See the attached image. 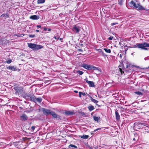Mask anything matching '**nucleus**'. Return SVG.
<instances>
[{
	"label": "nucleus",
	"instance_id": "nucleus-1",
	"mask_svg": "<svg viewBox=\"0 0 149 149\" xmlns=\"http://www.w3.org/2000/svg\"><path fill=\"white\" fill-rule=\"evenodd\" d=\"M130 4L131 5V6H133L134 8L137 10H147L145 8L140 5V3L137 1H136L135 3L134 1H132L130 2Z\"/></svg>",
	"mask_w": 149,
	"mask_h": 149
},
{
	"label": "nucleus",
	"instance_id": "nucleus-2",
	"mask_svg": "<svg viewBox=\"0 0 149 149\" xmlns=\"http://www.w3.org/2000/svg\"><path fill=\"white\" fill-rule=\"evenodd\" d=\"M136 47L141 49H142L147 50L148 49L146 47H149V43L144 42L143 43H139L136 45Z\"/></svg>",
	"mask_w": 149,
	"mask_h": 149
},
{
	"label": "nucleus",
	"instance_id": "nucleus-3",
	"mask_svg": "<svg viewBox=\"0 0 149 149\" xmlns=\"http://www.w3.org/2000/svg\"><path fill=\"white\" fill-rule=\"evenodd\" d=\"M81 29V27L77 25H74V26L72 29V31L75 33H78Z\"/></svg>",
	"mask_w": 149,
	"mask_h": 149
},
{
	"label": "nucleus",
	"instance_id": "nucleus-4",
	"mask_svg": "<svg viewBox=\"0 0 149 149\" xmlns=\"http://www.w3.org/2000/svg\"><path fill=\"white\" fill-rule=\"evenodd\" d=\"M42 111L43 114L46 116H48L49 114H50L52 111L45 108H43L42 109Z\"/></svg>",
	"mask_w": 149,
	"mask_h": 149
},
{
	"label": "nucleus",
	"instance_id": "nucleus-5",
	"mask_svg": "<svg viewBox=\"0 0 149 149\" xmlns=\"http://www.w3.org/2000/svg\"><path fill=\"white\" fill-rule=\"evenodd\" d=\"M54 118H58L60 119V116L59 115L57 114L54 112L51 111L50 114Z\"/></svg>",
	"mask_w": 149,
	"mask_h": 149
},
{
	"label": "nucleus",
	"instance_id": "nucleus-6",
	"mask_svg": "<svg viewBox=\"0 0 149 149\" xmlns=\"http://www.w3.org/2000/svg\"><path fill=\"white\" fill-rule=\"evenodd\" d=\"M81 66L85 69L88 70H91V66L85 63L82 64Z\"/></svg>",
	"mask_w": 149,
	"mask_h": 149
},
{
	"label": "nucleus",
	"instance_id": "nucleus-7",
	"mask_svg": "<svg viewBox=\"0 0 149 149\" xmlns=\"http://www.w3.org/2000/svg\"><path fill=\"white\" fill-rule=\"evenodd\" d=\"M43 47L42 46L36 44L33 50H36L42 49Z\"/></svg>",
	"mask_w": 149,
	"mask_h": 149
},
{
	"label": "nucleus",
	"instance_id": "nucleus-8",
	"mask_svg": "<svg viewBox=\"0 0 149 149\" xmlns=\"http://www.w3.org/2000/svg\"><path fill=\"white\" fill-rule=\"evenodd\" d=\"M116 117L117 120H119L120 119V116L118 113V110L116 109L115 111Z\"/></svg>",
	"mask_w": 149,
	"mask_h": 149
},
{
	"label": "nucleus",
	"instance_id": "nucleus-9",
	"mask_svg": "<svg viewBox=\"0 0 149 149\" xmlns=\"http://www.w3.org/2000/svg\"><path fill=\"white\" fill-rule=\"evenodd\" d=\"M20 118L24 120H27L28 118V117L25 114H23L20 116Z\"/></svg>",
	"mask_w": 149,
	"mask_h": 149
},
{
	"label": "nucleus",
	"instance_id": "nucleus-10",
	"mask_svg": "<svg viewBox=\"0 0 149 149\" xmlns=\"http://www.w3.org/2000/svg\"><path fill=\"white\" fill-rule=\"evenodd\" d=\"M36 44L31 43H28V46L30 48L33 50Z\"/></svg>",
	"mask_w": 149,
	"mask_h": 149
},
{
	"label": "nucleus",
	"instance_id": "nucleus-11",
	"mask_svg": "<svg viewBox=\"0 0 149 149\" xmlns=\"http://www.w3.org/2000/svg\"><path fill=\"white\" fill-rule=\"evenodd\" d=\"M65 114L66 115H68V116L73 115L74 114V111H66L65 112Z\"/></svg>",
	"mask_w": 149,
	"mask_h": 149
},
{
	"label": "nucleus",
	"instance_id": "nucleus-12",
	"mask_svg": "<svg viewBox=\"0 0 149 149\" xmlns=\"http://www.w3.org/2000/svg\"><path fill=\"white\" fill-rule=\"evenodd\" d=\"M30 18L33 20H37L39 18V17L36 15H33L31 16Z\"/></svg>",
	"mask_w": 149,
	"mask_h": 149
},
{
	"label": "nucleus",
	"instance_id": "nucleus-13",
	"mask_svg": "<svg viewBox=\"0 0 149 149\" xmlns=\"http://www.w3.org/2000/svg\"><path fill=\"white\" fill-rule=\"evenodd\" d=\"M86 82L89 84L90 86L93 87L94 86V84L93 81L86 80Z\"/></svg>",
	"mask_w": 149,
	"mask_h": 149
},
{
	"label": "nucleus",
	"instance_id": "nucleus-14",
	"mask_svg": "<svg viewBox=\"0 0 149 149\" xmlns=\"http://www.w3.org/2000/svg\"><path fill=\"white\" fill-rule=\"evenodd\" d=\"M97 51L99 52L102 56H107V55L104 52L102 51V50L101 49H98Z\"/></svg>",
	"mask_w": 149,
	"mask_h": 149
},
{
	"label": "nucleus",
	"instance_id": "nucleus-15",
	"mask_svg": "<svg viewBox=\"0 0 149 149\" xmlns=\"http://www.w3.org/2000/svg\"><path fill=\"white\" fill-rule=\"evenodd\" d=\"M88 108L90 111H91L94 109V106L91 105L88 106Z\"/></svg>",
	"mask_w": 149,
	"mask_h": 149
},
{
	"label": "nucleus",
	"instance_id": "nucleus-16",
	"mask_svg": "<svg viewBox=\"0 0 149 149\" xmlns=\"http://www.w3.org/2000/svg\"><path fill=\"white\" fill-rule=\"evenodd\" d=\"M7 68L11 70L15 71L16 70V68L14 67V66H9Z\"/></svg>",
	"mask_w": 149,
	"mask_h": 149
},
{
	"label": "nucleus",
	"instance_id": "nucleus-17",
	"mask_svg": "<svg viewBox=\"0 0 149 149\" xmlns=\"http://www.w3.org/2000/svg\"><path fill=\"white\" fill-rule=\"evenodd\" d=\"M31 100L34 102H35L36 97L34 95H32L30 97Z\"/></svg>",
	"mask_w": 149,
	"mask_h": 149
},
{
	"label": "nucleus",
	"instance_id": "nucleus-18",
	"mask_svg": "<svg viewBox=\"0 0 149 149\" xmlns=\"http://www.w3.org/2000/svg\"><path fill=\"white\" fill-rule=\"evenodd\" d=\"M42 101V99L41 98H36L35 102H39L40 103Z\"/></svg>",
	"mask_w": 149,
	"mask_h": 149
},
{
	"label": "nucleus",
	"instance_id": "nucleus-19",
	"mask_svg": "<svg viewBox=\"0 0 149 149\" xmlns=\"http://www.w3.org/2000/svg\"><path fill=\"white\" fill-rule=\"evenodd\" d=\"M77 74H79L80 75H82L84 73V72L78 70L76 71Z\"/></svg>",
	"mask_w": 149,
	"mask_h": 149
},
{
	"label": "nucleus",
	"instance_id": "nucleus-20",
	"mask_svg": "<svg viewBox=\"0 0 149 149\" xmlns=\"http://www.w3.org/2000/svg\"><path fill=\"white\" fill-rule=\"evenodd\" d=\"M91 100L92 102H93L95 103H97L98 102V101L97 100H96L94 99H93L91 97Z\"/></svg>",
	"mask_w": 149,
	"mask_h": 149
},
{
	"label": "nucleus",
	"instance_id": "nucleus-21",
	"mask_svg": "<svg viewBox=\"0 0 149 149\" xmlns=\"http://www.w3.org/2000/svg\"><path fill=\"white\" fill-rule=\"evenodd\" d=\"M103 49L107 53H110L111 52V50L110 49H108L107 48H103Z\"/></svg>",
	"mask_w": 149,
	"mask_h": 149
},
{
	"label": "nucleus",
	"instance_id": "nucleus-22",
	"mask_svg": "<svg viewBox=\"0 0 149 149\" xmlns=\"http://www.w3.org/2000/svg\"><path fill=\"white\" fill-rule=\"evenodd\" d=\"M45 1V0H38L37 3L38 4L44 3Z\"/></svg>",
	"mask_w": 149,
	"mask_h": 149
},
{
	"label": "nucleus",
	"instance_id": "nucleus-23",
	"mask_svg": "<svg viewBox=\"0 0 149 149\" xmlns=\"http://www.w3.org/2000/svg\"><path fill=\"white\" fill-rule=\"evenodd\" d=\"M24 35L23 34H20V33H18L17 34H14V36H16L17 37H22L24 36Z\"/></svg>",
	"mask_w": 149,
	"mask_h": 149
},
{
	"label": "nucleus",
	"instance_id": "nucleus-24",
	"mask_svg": "<svg viewBox=\"0 0 149 149\" xmlns=\"http://www.w3.org/2000/svg\"><path fill=\"white\" fill-rule=\"evenodd\" d=\"M89 137V136L88 135H84L81 136V137L84 139H87Z\"/></svg>",
	"mask_w": 149,
	"mask_h": 149
},
{
	"label": "nucleus",
	"instance_id": "nucleus-25",
	"mask_svg": "<svg viewBox=\"0 0 149 149\" xmlns=\"http://www.w3.org/2000/svg\"><path fill=\"white\" fill-rule=\"evenodd\" d=\"M94 120L96 121H98L99 120V118L98 117L94 116L93 117Z\"/></svg>",
	"mask_w": 149,
	"mask_h": 149
},
{
	"label": "nucleus",
	"instance_id": "nucleus-26",
	"mask_svg": "<svg viewBox=\"0 0 149 149\" xmlns=\"http://www.w3.org/2000/svg\"><path fill=\"white\" fill-rule=\"evenodd\" d=\"M68 147L69 148L72 147L75 148H77V147L75 145H74L72 144H70V145H69V146H68Z\"/></svg>",
	"mask_w": 149,
	"mask_h": 149
},
{
	"label": "nucleus",
	"instance_id": "nucleus-27",
	"mask_svg": "<svg viewBox=\"0 0 149 149\" xmlns=\"http://www.w3.org/2000/svg\"><path fill=\"white\" fill-rule=\"evenodd\" d=\"M135 94H136L138 95H142V94L141 92L139 91H136L135 92H134Z\"/></svg>",
	"mask_w": 149,
	"mask_h": 149
},
{
	"label": "nucleus",
	"instance_id": "nucleus-28",
	"mask_svg": "<svg viewBox=\"0 0 149 149\" xmlns=\"http://www.w3.org/2000/svg\"><path fill=\"white\" fill-rule=\"evenodd\" d=\"M123 0H118V4L120 5H122L123 4Z\"/></svg>",
	"mask_w": 149,
	"mask_h": 149
},
{
	"label": "nucleus",
	"instance_id": "nucleus-29",
	"mask_svg": "<svg viewBox=\"0 0 149 149\" xmlns=\"http://www.w3.org/2000/svg\"><path fill=\"white\" fill-rule=\"evenodd\" d=\"M91 66V70L92 69L93 70H95L97 69V68L95 66Z\"/></svg>",
	"mask_w": 149,
	"mask_h": 149
},
{
	"label": "nucleus",
	"instance_id": "nucleus-30",
	"mask_svg": "<svg viewBox=\"0 0 149 149\" xmlns=\"http://www.w3.org/2000/svg\"><path fill=\"white\" fill-rule=\"evenodd\" d=\"M12 62V61L11 59H9L6 61V62L8 64L11 63Z\"/></svg>",
	"mask_w": 149,
	"mask_h": 149
},
{
	"label": "nucleus",
	"instance_id": "nucleus-31",
	"mask_svg": "<svg viewBox=\"0 0 149 149\" xmlns=\"http://www.w3.org/2000/svg\"><path fill=\"white\" fill-rule=\"evenodd\" d=\"M119 70L120 72L122 74L124 73V72L123 71V70L122 69L119 68Z\"/></svg>",
	"mask_w": 149,
	"mask_h": 149
},
{
	"label": "nucleus",
	"instance_id": "nucleus-32",
	"mask_svg": "<svg viewBox=\"0 0 149 149\" xmlns=\"http://www.w3.org/2000/svg\"><path fill=\"white\" fill-rule=\"evenodd\" d=\"M35 36V35H30L29 36V37L30 38H33Z\"/></svg>",
	"mask_w": 149,
	"mask_h": 149
},
{
	"label": "nucleus",
	"instance_id": "nucleus-33",
	"mask_svg": "<svg viewBox=\"0 0 149 149\" xmlns=\"http://www.w3.org/2000/svg\"><path fill=\"white\" fill-rule=\"evenodd\" d=\"M113 37L110 36V37H109L108 38V39L109 40H112L113 39Z\"/></svg>",
	"mask_w": 149,
	"mask_h": 149
},
{
	"label": "nucleus",
	"instance_id": "nucleus-34",
	"mask_svg": "<svg viewBox=\"0 0 149 149\" xmlns=\"http://www.w3.org/2000/svg\"><path fill=\"white\" fill-rule=\"evenodd\" d=\"M118 24V23H113L111 24V25L112 26H113V25H116V24Z\"/></svg>",
	"mask_w": 149,
	"mask_h": 149
},
{
	"label": "nucleus",
	"instance_id": "nucleus-35",
	"mask_svg": "<svg viewBox=\"0 0 149 149\" xmlns=\"http://www.w3.org/2000/svg\"><path fill=\"white\" fill-rule=\"evenodd\" d=\"M54 38L56 39H58L59 38V37L58 36H54Z\"/></svg>",
	"mask_w": 149,
	"mask_h": 149
},
{
	"label": "nucleus",
	"instance_id": "nucleus-36",
	"mask_svg": "<svg viewBox=\"0 0 149 149\" xmlns=\"http://www.w3.org/2000/svg\"><path fill=\"white\" fill-rule=\"evenodd\" d=\"M35 127L34 126H33L31 127V129L32 130H35Z\"/></svg>",
	"mask_w": 149,
	"mask_h": 149
},
{
	"label": "nucleus",
	"instance_id": "nucleus-37",
	"mask_svg": "<svg viewBox=\"0 0 149 149\" xmlns=\"http://www.w3.org/2000/svg\"><path fill=\"white\" fill-rule=\"evenodd\" d=\"M81 95H83V96H85L86 95L85 93L81 92Z\"/></svg>",
	"mask_w": 149,
	"mask_h": 149
},
{
	"label": "nucleus",
	"instance_id": "nucleus-38",
	"mask_svg": "<svg viewBox=\"0 0 149 149\" xmlns=\"http://www.w3.org/2000/svg\"><path fill=\"white\" fill-rule=\"evenodd\" d=\"M79 97H81V92H79Z\"/></svg>",
	"mask_w": 149,
	"mask_h": 149
},
{
	"label": "nucleus",
	"instance_id": "nucleus-39",
	"mask_svg": "<svg viewBox=\"0 0 149 149\" xmlns=\"http://www.w3.org/2000/svg\"><path fill=\"white\" fill-rule=\"evenodd\" d=\"M37 27L38 28H40L41 27V26L40 25H38L37 26Z\"/></svg>",
	"mask_w": 149,
	"mask_h": 149
},
{
	"label": "nucleus",
	"instance_id": "nucleus-40",
	"mask_svg": "<svg viewBox=\"0 0 149 149\" xmlns=\"http://www.w3.org/2000/svg\"><path fill=\"white\" fill-rule=\"evenodd\" d=\"M100 129H101V128H97V129H96L95 130H94V131H97V130H100Z\"/></svg>",
	"mask_w": 149,
	"mask_h": 149
},
{
	"label": "nucleus",
	"instance_id": "nucleus-41",
	"mask_svg": "<svg viewBox=\"0 0 149 149\" xmlns=\"http://www.w3.org/2000/svg\"><path fill=\"white\" fill-rule=\"evenodd\" d=\"M47 29L48 31H51V29H49H49Z\"/></svg>",
	"mask_w": 149,
	"mask_h": 149
},
{
	"label": "nucleus",
	"instance_id": "nucleus-42",
	"mask_svg": "<svg viewBox=\"0 0 149 149\" xmlns=\"http://www.w3.org/2000/svg\"><path fill=\"white\" fill-rule=\"evenodd\" d=\"M47 30V28H44V30L46 31Z\"/></svg>",
	"mask_w": 149,
	"mask_h": 149
},
{
	"label": "nucleus",
	"instance_id": "nucleus-43",
	"mask_svg": "<svg viewBox=\"0 0 149 149\" xmlns=\"http://www.w3.org/2000/svg\"><path fill=\"white\" fill-rule=\"evenodd\" d=\"M87 147H88V148H90V149H91V147H90L89 146H87Z\"/></svg>",
	"mask_w": 149,
	"mask_h": 149
},
{
	"label": "nucleus",
	"instance_id": "nucleus-44",
	"mask_svg": "<svg viewBox=\"0 0 149 149\" xmlns=\"http://www.w3.org/2000/svg\"><path fill=\"white\" fill-rule=\"evenodd\" d=\"M36 31L37 32H39V31L38 30H36Z\"/></svg>",
	"mask_w": 149,
	"mask_h": 149
},
{
	"label": "nucleus",
	"instance_id": "nucleus-45",
	"mask_svg": "<svg viewBox=\"0 0 149 149\" xmlns=\"http://www.w3.org/2000/svg\"><path fill=\"white\" fill-rule=\"evenodd\" d=\"M147 58H144V60L146 61L147 60Z\"/></svg>",
	"mask_w": 149,
	"mask_h": 149
},
{
	"label": "nucleus",
	"instance_id": "nucleus-46",
	"mask_svg": "<svg viewBox=\"0 0 149 149\" xmlns=\"http://www.w3.org/2000/svg\"><path fill=\"white\" fill-rule=\"evenodd\" d=\"M74 92L76 93H77L78 92V91H74Z\"/></svg>",
	"mask_w": 149,
	"mask_h": 149
},
{
	"label": "nucleus",
	"instance_id": "nucleus-47",
	"mask_svg": "<svg viewBox=\"0 0 149 149\" xmlns=\"http://www.w3.org/2000/svg\"><path fill=\"white\" fill-rule=\"evenodd\" d=\"M120 58H121V57H122V56H121V54H120Z\"/></svg>",
	"mask_w": 149,
	"mask_h": 149
},
{
	"label": "nucleus",
	"instance_id": "nucleus-48",
	"mask_svg": "<svg viewBox=\"0 0 149 149\" xmlns=\"http://www.w3.org/2000/svg\"><path fill=\"white\" fill-rule=\"evenodd\" d=\"M133 140H135V138H134V139H133Z\"/></svg>",
	"mask_w": 149,
	"mask_h": 149
},
{
	"label": "nucleus",
	"instance_id": "nucleus-49",
	"mask_svg": "<svg viewBox=\"0 0 149 149\" xmlns=\"http://www.w3.org/2000/svg\"><path fill=\"white\" fill-rule=\"evenodd\" d=\"M128 67V65H127V68Z\"/></svg>",
	"mask_w": 149,
	"mask_h": 149
},
{
	"label": "nucleus",
	"instance_id": "nucleus-50",
	"mask_svg": "<svg viewBox=\"0 0 149 149\" xmlns=\"http://www.w3.org/2000/svg\"><path fill=\"white\" fill-rule=\"evenodd\" d=\"M62 40V39H61H61H60V40Z\"/></svg>",
	"mask_w": 149,
	"mask_h": 149
},
{
	"label": "nucleus",
	"instance_id": "nucleus-51",
	"mask_svg": "<svg viewBox=\"0 0 149 149\" xmlns=\"http://www.w3.org/2000/svg\"><path fill=\"white\" fill-rule=\"evenodd\" d=\"M3 15H1V16H3Z\"/></svg>",
	"mask_w": 149,
	"mask_h": 149
}]
</instances>
